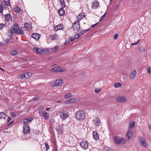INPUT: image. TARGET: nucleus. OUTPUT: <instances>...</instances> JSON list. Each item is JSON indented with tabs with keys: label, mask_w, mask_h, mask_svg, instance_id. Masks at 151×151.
<instances>
[{
	"label": "nucleus",
	"mask_w": 151,
	"mask_h": 151,
	"mask_svg": "<svg viewBox=\"0 0 151 151\" xmlns=\"http://www.w3.org/2000/svg\"><path fill=\"white\" fill-rule=\"evenodd\" d=\"M80 145L82 148L84 149H87L88 145V142L84 140L81 141Z\"/></svg>",
	"instance_id": "nucleus-10"
},
{
	"label": "nucleus",
	"mask_w": 151,
	"mask_h": 151,
	"mask_svg": "<svg viewBox=\"0 0 151 151\" xmlns=\"http://www.w3.org/2000/svg\"><path fill=\"white\" fill-rule=\"evenodd\" d=\"M140 40H138L137 42L134 43H132L131 45H137L138 43L140 42Z\"/></svg>",
	"instance_id": "nucleus-50"
},
{
	"label": "nucleus",
	"mask_w": 151,
	"mask_h": 151,
	"mask_svg": "<svg viewBox=\"0 0 151 151\" xmlns=\"http://www.w3.org/2000/svg\"><path fill=\"white\" fill-rule=\"evenodd\" d=\"M12 31L14 33H17L22 35L24 34L23 31L19 28L18 25L17 24H15L14 25Z\"/></svg>",
	"instance_id": "nucleus-4"
},
{
	"label": "nucleus",
	"mask_w": 151,
	"mask_h": 151,
	"mask_svg": "<svg viewBox=\"0 0 151 151\" xmlns=\"http://www.w3.org/2000/svg\"><path fill=\"white\" fill-rule=\"evenodd\" d=\"M85 17V14L84 13L82 12L79 14L77 17L78 20L77 21H78L79 22L81 19L84 18Z\"/></svg>",
	"instance_id": "nucleus-18"
},
{
	"label": "nucleus",
	"mask_w": 151,
	"mask_h": 151,
	"mask_svg": "<svg viewBox=\"0 0 151 151\" xmlns=\"http://www.w3.org/2000/svg\"><path fill=\"white\" fill-rule=\"evenodd\" d=\"M4 16L6 21H10L12 20V17L10 14H8L4 15Z\"/></svg>",
	"instance_id": "nucleus-23"
},
{
	"label": "nucleus",
	"mask_w": 151,
	"mask_h": 151,
	"mask_svg": "<svg viewBox=\"0 0 151 151\" xmlns=\"http://www.w3.org/2000/svg\"><path fill=\"white\" fill-rule=\"evenodd\" d=\"M69 39L70 41H73L75 40V39L74 37L70 38Z\"/></svg>",
	"instance_id": "nucleus-60"
},
{
	"label": "nucleus",
	"mask_w": 151,
	"mask_h": 151,
	"mask_svg": "<svg viewBox=\"0 0 151 151\" xmlns=\"http://www.w3.org/2000/svg\"><path fill=\"white\" fill-rule=\"evenodd\" d=\"M92 122L94 123H99L100 120L98 117H94L92 118Z\"/></svg>",
	"instance_id": "nucleus-25"
},
{
	"label": "nucleus",
	"mask_w": 151,
	"mask_h": 151,
	"mask_svg": "<svg viewBox=\"0 0 151 151\" xmlns=\"http://www.w3.org/2000/svg\"><path fill=\"white\" fill-rule=\"evenodd\" d=\"M6 117V114L4 112H0V119H5Z\"/></svg>",
	"instance_id": "nucleus-27"
},
{
	"label": "nucleus",
	"mask_w": 151,
	"mask_h": 151,
	"mask_svg": "<svg viewBox=\"0 0 151 151\" xmlns=\"http://www.w3.org/2000/svg\"><path fill=\"white\" fill-rule=\"evenodd\" d=\"M81 34L77 33L75 34V37L76 39H78L81 37Z\"/></svg>",
	"instance_id": "nucleus-42"
},
{
	"label": "nucleus",
	"mask_w": 151,
	"mask_h": 151,
	"mask_svg": "<svg viewBox=\"0 0 151 151\" xmlns=\"http://www.w3.org/2000/svg\"><path fill=\"white\" fill-rule=\"evenodd\" d=\"M137 75V72L135 70H133L131 72V74L129 77V79L132 80L135 78Z\"/></svg>",
	"instance_id": "nucleus-13"
},
{
	"label": "nucleus",
	"mask_w": 151,
	"mask_h": 151,
	"mask_svg": "<svg viewBox=\"0 0 151 151\" xmlns=\"http://www.w3.org/2000/svg\"><path fill=\"white\" fill-rule=\"evenodd\" d=\"M33 51L40 55H42L44 53L43 50L37 47L34 48Z\"/></svg>",
	"instance_id": "nucleus-12"
},
{
	"label": "nucleus",
	"mask_w": 151,
	"mask_h": 151,
	"mask_svg": "<svg viewBox=\"0 0 151 151\" xmlns=\"http://www.w3.org/2000/svg\"><path fill=\"white\" fill-rule=\"evenodd\" d=\"M62 7L59 9L58 11V13L60 16H62L64 15L65 12Z\"/></svg>",
	"instance_id": "nucleus-24"
},
{
	"label": "nucleus",
	"mask_w": 151,
	"mask_h": 151,
	"mask_svg": "<svg viewBox=\"0 0 151 151\" xmlns=\"http://www.w3.org/2000/svg\"><path fill=\"white\" fill-rule=\"evenodd\" d=\"M114 85L116 88L120 87L121 86V84L119 83H115Z\"/></svg>",
	"instance_id": "nucleus-36"
},
{
	"label": "nucleus",
	"mask_w": 151,
	"mask_h": 151,
	"mask_svg": "<svg viewBox=\"0 0 151 151\" xmlns=\"http://www.w3.org/2000/svg\"><path fill=\"white\" fill-rule=\"evenodd\" d=\"M63 82V80L61 79H58L55 81L54 83H52L51 84V86L52 87L56 86H60Z\"/></svg>",
	"instance_id": "nucleus-7"
},
{
	"label": "nucleus",
	"mask_w": 151,
	"mask_h": 151,
	"mask_svg": "<svg viewBox=\"0 0 151 151\" xmlns=\"http://www.w3.org/2000/svg\"><path fill=\"white\" fill-rule=\"evenodd\" d=\"M5 27V24L3 23L0 24V30L1 29Z\"/></svg>",
	"instance_id": "nucleus-45"
},
{
	"label": "nucleus",
	"mask_w": 151,
	"mask_h": 151,
	"mask_svg": "<svg viewBox=\"0 0 151 151\" xmlns=\"http://www.w3.org/2000/svg\"><path fill=\"white\" fill-rule=\"evenodd\" d=\"M120 6V4H118L114 8L115 10H116Z\"/></svg>",
	"instance_id": "nucleus-55"
},
{
	"label": "nucleus",
	"mask_w": 151,
	"mask_h": 151,
	"mask_svg": "<svg viewBox=\"0 0 151 151\" xmlns=\"http://www.w3.org/2000/svg\"><path fill=\"white\" fill-rule=\"evenodd\" d=\"M70 43V41L69 40H67L66 41L65 43L64 44V45H65L67 44H68Z\"/></svg>",
	"instance_id": "nucleus-57"
},
{
	"label": "nucleus",
	"mask_w": 151,
	"mask_h": 151,
	"mask_svg": "<svg viewBox=\"0 0 151 151\" xmlns=\"http://www.w3.org/2000/svg\"><path fill=\"white\" fill-rule=\"evenodd\" d=\"M148 127L149 129H151V125L150 124H148Z\"/></svg>",
	"instance_id": "nucleus-62"
},
{
	"label": "nucleus",
	"mask_w": 151,
	"mask_h": 151,
	"mask_svg": "<svg viewBox=\"0 0 151 151\" xmlns=\"http://www.w3.org/2000/svg\"><path fill=\"white\" fill-rule=\"evenodd\" d=\"M59 125H60L58 123L56 125V126L57 127H58L56 128V130L58 132L59 134H61L63 133V127H62V126L61 127H60Z\"/></svg>",
	"instance_id": "nucleus-16"
},
{
	"label": "nucleus",
	"mask_w": 151,
	"mask_h": 151,
	"mask_svg": "<svg viewBox=\"0 0 151 151\" xmlns=\"http://www.w3.org/2000/svg\"><path fill=\"white\" fill-rule=\"evenodd\" d=\"M19 78L20 79H22L24 78H25V76L24 74H22L19 75Z\"/></svg>",
	"instance_id": "nucleus-43"
},
{
	"label": "nucleus",
	"mask_w": 151,
	"mask_h": 151,
	"mask_svg": "<svg viewBox=\"0 0 151 151\" xmlns=\"http://www.w3.org/2000/svg\"><path fill=\"white\" fill-rule=\"evenodd\" d=\"M24 75H25V78H28L29 77L31 76L32 73L30 72H28L24 74Z\"/></svg>",
	"instance_id": "nucleus-35"
},
{
	"label": "nucleus",
	"mask_w": 151,
	"mask_h": 151,
	"mask_svg": "<svg viewBox=\"0 0 151 151\" xmlns=\"http://www.w3.org/2000/svg\"><path fill=\"white\" fill-rule=\"evenodd\" d=\"M38 109L41 110L42 109H44V108L43 106H41L39 107L38 108Z\"/></svg>",
	"instance_id": "nucleus-59"
},
{
	"label": "nucleus",
	"mask_w": 151,
	"mask_h": 151,
	"mask_svg": "<svg viewBox=\"0 0 151 151\" xmlns=\"http://www.w3.org/2000/svg\"><path fill=\"white\" fill-rule=\"evenodd\" d=\"M14 10L15 12L16 13H19L20 12L21 9L19 7H16L14 8Z\"/></svg>",
	"instance_id": "nucleus-34"
},
{
	"label": "nucleus",
	"mask_w": 151,
	"mask_h": 151,
	"mask_svg": "<svg viewBox=\"0 0 151 151\" xmlns=\"http://www.w3.org/2000/svg\"><path fill=\"white\" fill-rule=\"evenodd\" d=\"M58 66H56L51 70V71L52 72L58 73Z\"/></svg>",
	"instance_id": "nucleus-33"
},
{
	"label": "nucleus",
	"mask_w": 151,
	"mask_h": 151,
	"mask_svg": "<svg viewBox=\"0 0 151 151\" xmlns=\"http://www.w3.org/2000/svg\"><path fill=\"white\" fill-rule=\"evenodd\" d=\"M18 53V51L17 50H13L12 52V55H15Z\"/></svg>",
	"instance_id": "nucleus-37"
},
{
	"label": "nucleus",
	"mask_w": 151,
	"mask_h": 151,
	"mask_svg": "<svg viewBox=\"0 0 151 151\" xmlns=\"http://www.w3.org/2000/svg\"><path fill=\"white\" fill-rule=\"evenodd\" d=\"M60 3L63 8L65 7V4L64 0H60Z\"/></svg>",
	"instance_id": "nucleus-32"
},
{
	"label": "nucleus",
	"mask_w": 151,
	"mask_h": 151,
	"mask_svg": "<svg viewBox=\"0 0 151 151\" xmlns=\"http://www.w3.org/2000/svg\"><path fill=\"white\" fill-rule=\"evenodd\" d=\"M3 9L2 6L1 5H0V12L2 14L3 13Z\"/></svg>",
	"instance_id": "nucleus-48"
},
{
	"label": "nucleus",
	"mask_w": 151,
	"mask_h": 151,
	"mask_svg": "<svg viewBox=\"0 0 151 151\" xmlns=\"http://www.w3.org/2000/svg\"><path fill=\"white\" fill-rule=\"evenodd\" d=\"M33 119L32 118L24 119L23 120V123H28L30 122Z\"/></svg>",
	"instance_id": "nucleus-30"
},
{
	"label": "nucleus",
	"mask_w": 151,
	"mask_h": 151,
	"mask_svg": "<svg viewBox=\"0 0 151 151\" xmlns=\"http://www.w3.org/2000/svg\"><path fill=\"white\" fill-rule=\"evenodd\" d=\"M51 37H52V40H55V36L54 35H51Z\"/></svg>",
	"instance_id": "nucleus-56"
},
{
	"label": "nucleus",
	"mask_w": 151,
	"mask_h": 151,
	"mask_svg": "<svg viewBox=\"0 0 151 151\" xmlns=\"http://www.w3.org/2000/svg\"><path fill=\"white\" fill-rule=\"evenodd\" d=\"M56 115H60L61 119L63 121L68 118L69 116L68 113L66 111L64 110L60 111L56 113Z\"/></svg>",
	"instance_id": "nucleus-3"
},
{
	"label": "nucleus",
	"mask_w": 151,
	"mask_h": 151,
	"mask_svg": "<svg viewBox=\"0 0 151 151\" xmlns=\"http://www.w3.org/2000/svg\"><path fill=\"white\" fill-rule=\"evenodd\" d=\"M23 133L26 134H27L29 133L30 129L28 125L25 124L23 125Z\"/></svg>",
	"instance_id": "nucleus-9"
},
{
	"label": "nucleus",
	"mask_w": 151,
	"mask_h": 151,
	"mask_svg": "<svg viewBox=\"0 0 151 151\" xmlns=\"http://www.w3.org/2000/svg\"><path fill=\"white\" fill-rule=\"evenodd\" d=\"M99 2L98 1H93L92 4V8L93 9H96L99 6Z\"/></svg>",
	"instance_id": "nucleus-14"
},
{
	"label": "nucleus",
	"mask_w": 151,
	"mask_h": 151,
	"mask_svg": "<svg viewBox=\"0 0 151 151\" xmlns=\"http://www.w3.org/2000/svg\"><path fill=\"white\" fill-rule=\"evenodd\" d=\"M11 119V118L10 117H9L8 119L7 120V122L8 123Z\"/></svg>",
	"instance_id": "nucleus-58"
},
{
	"label": "nucleus",
	"mask_w": 151,
	"mask_h": 151,
	"mask_svg": "<svg viewBox=\"0 0 151 151\" xmlns=\"http://www.w3.org/2000/svg\"><path fill=\"white\" fill-rule=\"evenodd\" d=\"M40 116L43 117L44 119L47 120L50 118L49 114L44 110L40 111L39 112Z\"/></svg>",
	"instance_id": "nucleus-6"
},
{
	"label": "nucleus",
	"mask_w": 151,
	"mask_h": 151,
	"mask_svg": "<svg viewBox=\"0 0 151 151\" xmlns=\"http://www.w3.org/2000/svg\"><path fill=\"white\" fill-rule=\"evenodd\" d=\"M116 100L119 102H125L127 101V99L125 97L123 96H118L116 99Z\"/></svg>",
	"instance_id": "nucleus-8"
},
{
	"label": "nucleus",
	"mask_w": 151,
	"mask_h": 151,
	"mask_svg": "<svg viewBox=\"0 0 151 151\" xmlns=\"http://www.w3.org/2000/svg\"><path fill=\"white\" fill-rule=\"evenodd\" d=\"M5 4L7 6H9L10 5V4L9 0H4Z\"/></svg>",
	"instance_id": "nucleus-38"
},
{
	"label": "nucleus",
	"mask_w": 151,
	"mask_h": 151,
	"mask_svg": "<svg viewBox=\"0 0 151 151\" xmlns=\"http://www.w3.org/2000/svg\"><path fill=\"white\" fill-rule=\"evenodd\" d=\"M76 101L74 99H70L65 101V104H70L73 103Z\"/></svg>",
	"instance_id": "nucleus-21"
},
{
	"label": "nucleus",
	"mask_w": 151,
	"mask_h": 151,
	"mask_svg": "<svg viewBox=\"0 0 151 151\" xmlns=\"http://www.w3.org/2000/svg\"><path fill=\"white\" fill-rule=\"evenodd\" d=\"M43 50L44 51V53H45L46 54H48L49 53L50 51L47 48H45Z\"/></svg>",
	"instance_id": "nucleus-41"
},
{
	"label": "nucleus",
	"mask_w": 151,
	"mask_h": 151,
	"mask_svg": "<svg viewBox=\"0 0 151 151\" xmlns=\"http://www.w3.org/2000/svg\"><path fill=\"white\" fill-rule=\"evenodd\" d=\"M118 37V35L117 34H115L113 36L114 39L116 40Z\"/></svg>",
	"instance_id": "nucleus-46"
},
{
	"label": "nucleus",
	"mask_w": 151,
	"mask_h": 151,
	"mask_svg": "<svg viewBox=\"0 0 151 151\" xmlns=\"http://www.w3.org/2000/svg\"><path fill=\"white\" fill-rule=\"evenodd\" d=\"M32 36L33 38L36 40H38L39 39L40 35L38 33H35L32 34Z\"/></svg>",
	"instance_id": "nucleus-17"
},
{
	"label": "nucleus",
	"mask_w": 151,
	"mask_h": 151,
	"mask_svg": "<svg viewBox=\"0 0 151 151\" xmlns=\"http://www.w3.org/2000/svg\"><path fill=\"white\" fill-rule=\"evenodd\" d=\"M10 114L11 116L13 117H15L16 116V114L13 112H11Z\"/></svg>",
	"instance_id": "nucleus-51"
},
{
	"label": "nucleus",
	"mask_w": 151,
	"mask_h": 151,
	"mask_svg": "<svg viewBox=\"0 0 151 151\" xmlns=\"http://www.w3.org/2000/svg\"><path fill=\"white\" fill-rule=\"evenodd\" d=\"M106 12H105L104 14L101 17L100 21H101L105 17V16L106 15Z\"/></svg>",
	"instance_id": "nucleus-49"
},
{
	"label": "nucleus",
	"mask_w": 151,
	"mask_h": 151,
	"mask_svg": "<svg viewBox=\"0 0 151 151\" xmlns=\"http://www.w3.org/2000/svg\"><path fill=\"white\" fill-rule=\"evenodd\" d=\"M24 27L27 29L29 30L31 29V24L28 23H25L24 24Z\"/></svg>",
	"instance_id": "nucleus-26"
},
{
	"label": "nucleus",
	"mask_w": 151,
	"mask_h": 151,
	"mask_svg": "<svg viewBox=\"0 0 151 151\" xmlns=\"http://www.w3.org/2000/svg\"><path fill=\"white\" fill-rule=\"evenodd\" d=\"M72 95L71 93H69L67 94L65 96V98H70L72 96Z\"/></svg>",
	"instance_id": "nucleus-40"
},
{
	"label": "nucleus",
	"mask_w": 151,
	"mask_h": 151,
	"mask_svg": "<svg viewBox=\"0 0 151 151\" xmlns=\"http://www.w3.org/2000/svg\"><path fill=\"white\" fill-rule=\"evenodd\" d=\"M93 138L96 140H98L99 139V135L97 132L94 131L93 133Z\"/></svg>",
	"instance_id": "nucleus-20"
},
{
	"label": "nucleus",
	"mask_w": 151,
	"mask_h": 151,
	"mask_svg": "<svg viewBox=\"0 0 151 151\" xmlns=\"http://www.w3.org/2000/svg\"><path fill=\"white\" fill-rule=\"evenodd\" d=\"M135 123H130L128 125L129 129H132L134 127Z\"/></svg>",
	"instance_id": "nucleus-31"
},
{
	"label": "nucleus",
	"mask_w": 151,
	"mask_h": 151,
	"mask_svg": "<svg viewBox=\"0 0 151 151\" xmlns=\"http://www.w3.org/2000/svg\"><path fill=\"white\" fill-rule=\"evenodd\" d=\"M55 30L57 31L59 30H61L63 29L62 24H59L56 26H55Z\"/></svg>",
	"instance_id": "nucleus-22"
},
{
	"label": "nucleus",
	"mask_w": 151,
	"mask_h": 151,
	"mask_svg": "<svg viewBox=\"0 0 151 151\" xmlns=\"http://www.w3.org/2000/svg\"><path fill=\"white\" fill-rule=\"evenodd\" d=\"M97 24H98V23L92 25L91 26V28H92L94 26H96Z\"/></svg>",
	"instance_id": "nucleus-61"
},
{
	"label": "nucleus",
	"mask_w": 151,
	"mask_h": 151,
	"mask_svg": "<svg viewBox=\"0 0 151 151\" xmlns=\"http://www.w3.org/2000/svg\"><path fill=\"white\" fill-rule=\"evenodd\" d=\"M132 134H133L132 131L130 130H128L126 135L127 139H132Z\"/></svg>",
	"instance_id": "nucleus-15"
},
{
	"label": "nucleus",
	"mask_w": 151,
	"mask_h": 151,
	"mask_svg": "<svg viewBox=\"0 0 151 151\" xmlns=\"http://www.w3.org/2000/svg\"><path fill=\"white\" fill-rule=\"evenodd\" d=\"M50 108H46L45 110L47 111H48L50 110Z\"/></svg>",
	"instance_id": "nucleus-63"
},
{
	"label": "nucleus",
	"mask_w": 151,
	"mask_h": 151,
	"mask_svg": "<svg viewBox=\"0 0 151 151\" xmlns=\"http://www.w3.org/2000/svg\"><path fill=\"white\" fill-rule=\"evenodd\" d=\"M138 141L140 144L143 147L146 148L147 147V145L146 140L142 136H139L138 137Z\"/></svg>",
	"instance_id": "nucleus-5"
},
{
	"label": "nucleus",
	"mask_w": 151,
	"mask_h": 151,
	"mask_svg": "<svg viewBox=\"0 0 151 151\" xmlns=\"http://www.w3.org/2000/svg\"><path fill=\"white\" fill-rule=\"evenodd\" d=\"M79 23V22L78 21H76L74 22L73 24V29L76 31H78L80 29Z\"/></svg>",
	"instance_id": "nucleus-11"
},
{
	"label": "nucleus",
	"mask_w": 151,
	"mask_h": 151,
	"mask_svg": "<svg viewBox=\"0 0 151 151\" xmlns=\"http://www.w3.org/2000/svg\"><path fill=\"white\" fill-rule=\"evenodd\" d=\"M86 72L85 71L82 72L80 73L79 76H82L85 75L86 74Z\"/></svg>",
	"instance_id": "nucleus-47"
},
{
	"label": "nucleus",
	"mask_w": 151,
	"mask_h": 151,
	"mask_svg": "<svg viewBox=\"0 0 151 151\" xmlns=\"http://www.w3.org/2000/svg\"><path fill=\"white\" fill-rule=\"evenodd\" d=\"M45 145L46 147V148L47 150L49 148V146L48 145L47 143H45Z\"/></svg>",
	"instance_id": "nucleus-53"
},
{
	"label": "nucleus",
	"mask_w": 151,
	"mask_h": 151,
	"mask_svg": "<svg viewBox=\"0 0 151 151\" xmlns=\"http://www.w3.org/2000/svg\"><path fill=\"white\" fill-rule=\"evenodd\" d=\"M113 140L116 145H123L126 142V140L125 138L118 137H114Z\"/></svg>",
	"instance_id": "nucleus-2"
},
{
	"label": "nucleus",
	"mask_w": 151,
	"mask_h": 151,
	"mask_svg": "<svg viewBox=\"0 0 151 151\" xmlns=\"http://www.w3.org/2000/svg\"><path fill=\"white\" fill-rule=\"evenodd\" d=\"M101 90L99 89H95V93H97L100 92Z\"/></svg>",
	"instance_id": "nucleus-54"
},
{
	"label": "nucleus",
	"mask_w": 151,
	"mask_h": 151,
	"mask_svg": "<svg viewBox=\"0 0 151 151\" xmlns=\"http://www.w3.org/2000/svg\"><path fill=\"white\" fill-rule=\"evenodd\" d=\"M58 46L56 45L54 47L52 48H50V51H52L53 52H55L58 49Z\"/></svg>",
	"instance_id": "nucleus-29"
},
{
	"label": "nucleus",
	"mask_w": 151,
	"mask_h": 151,
	"mask_svg": "<svg viewBox=\"0 0 151 151\" xmlns=\"http://www.w3.org/2000/svg\"><path fill=\"white\" fill-rule=\"evenodd\" d=\"M76 119L81 121H83L85 119V111L80 110L77 112L75 115Z\"/></svg>",
	"instance_id": "nucleus-1"
},
{
	"label": "nucleus",
	"mask_w": 151,
	"mask_h": 151,
	"mask_svg": "<svg viewBox=\"0 0 151 151\" xmlns=\"http://www.w3.org/2000/svg\"><path fill=\"white\" fill-rule=\"evenodd\" d=\"M58 73L64 72L66 70V69L63 67L58 66Z\"/></svg>",
	"instance_id": "nucleus-19"
},
{
	"label": "nucleus",
	"mask_w": 151,
	"mask_h": 151,
	"mask_svg": "<svg viewBox=\"0 0 151 151\" xmlns=\"http://www.w3.org/2000/svg\"><path fill=\"white\" fill-rule=\"evenodd\" d=\"M90 29V28L88 29H87L82 30L80 31V34L81 35H83L85 33L89 31Z\"/></svg>",
	"instance_id": "nucleus-28"
},
{
	"label": "nucleus",
	"mask_w": 151,
	"mask_h": 151,
	"mask_svg": "<svg viewBox=\"0 0 151 151\" xmlns=\"http://www.w3.org/2000/svg\"><path fill=\"white\" fill-rule=\"evenodd\" d=\"M140 51L142 52H144L145 51V48L144 47H141L140 49Z\"/></svg>",
	"instance_id": "nucleus-44"
},
{
	"label": "nucleus",
	"mask_w": 151,
	"mask_h": 151,
	"mask_svg": "<svg viewBox=\"0 0 151 151\" xmlns=\"http://www.w3.org/2000/svg\"><path fill=\"white\" fill-rule=\"evenodd\" d=\"M150 70L151 68L150 67H148V68L147 69V72L149 73V74H150Z\"/></svg>",
	"instance_id": "nucleus-52"
},
{
	"label": "nucleus",
	"mask_w": 151,
	"mask_h": 151,
	"mask_svg": "<svg viewBox=\"0 0 151 151\" xmlns=\"http://www.w3.org/2000/svg\"><path fill=\"white\" fill-rule=\"evenodd\" d=\"M9 39H6V43L7 44L8 43V42H9Z\"/></svg>",
	"instance_id": "nucleus-64"
},
{
	"label": "nucleus",
	"mask_w": 151,
	"mask_h": 151,
	"mask_svg": "<svg viewBox=\"0 0 151 151\" xmlns=\"http://www.w3.org/2000/svg\"><path fill=\"white\" fill-rule=\"evenodd\" d=\"M104 150V151H113L112 150L107 147H105Z\"/></svg>",
	"instance_id": "nucleus-39"
}]
</instances>
